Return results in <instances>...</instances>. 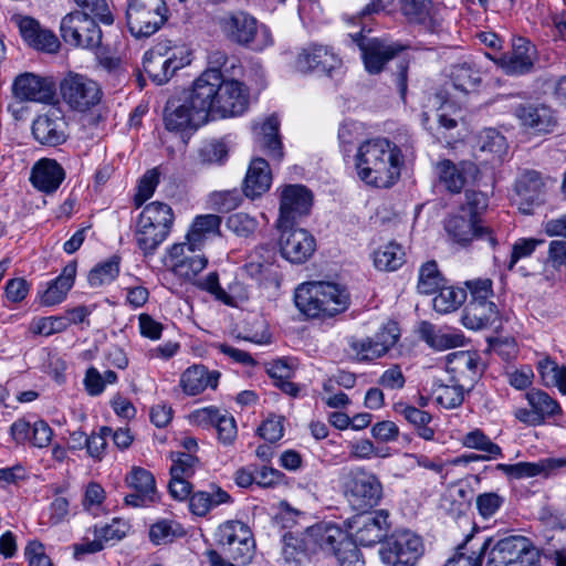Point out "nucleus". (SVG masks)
Listing matches in <instances>:
<instances>
[{
  "label": "nucleus",
  "mask_w": 566,
  "mask_h": 566,
  "mask_svg": "<svg viewBox=\"0 0 566 566\" xmlns=\"http://www.w3.org/2000/svg\"><path fill=\"white\" fill-rule=\"evenodd\" d=\"M353 39L357 42L361 51L365 69L370 74L380 73L385 64L403 50V46L400 44L385 39L373 38L365 40L360 34H356Z\"/></svg>",
  "instance_id": "f3484780"
},
{
  "label": "nucleus",
  "mask_w": 566,
  "mask_h": 566,
  "mask_svg": "<svg viewBox=\"0 0 566 566\" xmlns=\"http://www.w3.org/2000/svg\"><path fill=\"white\" fill-rule=\"evenodd\" d=\"M344 493L354 510L366 512L379 504L382 497V485L373 473L363 470L350 471L345 482Z\"/></svg>",
  "instance_id": "9d476101"
},
{
  "label": "nucleus",
  "mask_w": 566,
  "mask_h": 566,
  "mask_svg": "<svg viewBox=\"0 0 566 566\" xmlns=\"http://www.w3.org/2000/svg\"><path fill=\"white\" fill-rule=\"evenodd\" d=\"M537 369L546 387H556L562 395H566V367L559 366L549 357L538 360Z\"/></svg>",
  "instance_id": "c03bdc74"
},
{
  "label": "nucleus",
  "mask_w": 566,
  "mask_h": 566,
  "mask_svg": "<svg viewBox=\"0 0 566 566\" xmlns=\"http://www.w3.org/2000/svg\"><path fill=\"white\" fill-rule=\"evenodd\" d=\"M199 290L205 291L212 295L216 301L223 303L228 306H235L237 298H245L247 294L239 283H234L228 286V291L222 289L219 282V274L213 271L205 277H196L191 282Z\"/></svg>",
  "instance_id": "2f4dec72"
},
{
  "label": "nucleus",
  "mask_w": 566,
  "mask_h": 566,
  "mask_svg": "<svg viewBox=\"0 0 566 566\" xmlns=\"http://www.w3.org/2000/svg\"><path fill=\"white\" fill-rule=\"evenodd\" d=\"M227 228L239 237H249L258 228V221L244 212H237L228 217Z\"/></svg>",
  "instance_id": "774afa93"
},
{
  "label": "nucleus",
  "mask_w": 566,
  "mask_h": 566,
  "mask_svg": "<svg viewBox=\"0 0 566 566\" xmlns=\"http://www.w3.org/2000/svg\"><path fill=\"white\" fill-rule=\"evenodd\" d=\"M70 326V321L64 316H48L32 321L30 331L36 335L50 336L61 333Z\"/></svg>",
  "instance_id": "0e129e2a"
},
{
  "label": "nucleus",
  "mask_w": 566,
  "mask_h": 566,
  "mask_svg": "<svg viewBox=\"0 0 566 566\" xmlns=\"http://www.w3.org/2000/svg\"><path fill=\"white\" fill-rule=\"evenodd\" d=\"M221 219L217 214L198 216L188 231L186 239L193 240L195 244H203L207 234L218 233Z\"/></svg>",
  "instance_id": "6e6d98bb"
},
{
  "label": "nucleus",
  "mask_w": 566,
  "mask_h": 566,
  "mask_svg": "<svg viewBox=\"0 0 566 566\" xmlns=\"http://www.w3.org/2000/svg\"><path fill=\"white\" fill-rule=\"evenodd\" d=\"M514 115L522 126L536 133H551L557 124L554 111L545 104H520L515 107Z\"/></svg>",
  "instance_id": "b1692460"
},
{
  "label": "nucleus",
  "mask_w": 566,
  "mask_h": 566,
  "mask_svg": "<svg viewBox=\"0 0 566 566\" xmlns=\"http://www.w3.org/2000/svg\"><path fill=\"white\" fill-rule=\"evenodd\" d=\"M65 176L64 168L55 159L41 158L31 169L30 181L39 191L51 195L60 188Z\"/></svg>",
  "instance_id": "bb28decb"
},
{
  "label": "nucleus",
  "mask_w": 566,
  "mask_h": 566,
  "mask_svg": "<svg viewBox=\"0 0 566 566\" xmlns=\"http://www.w3.org/2000/svg\"><path fill=\"white\" fill-rule=\"evenodd\" d=\"M464 384L458 381L450 385L434 382L432 397L439 406L446 409H454L460 407L464 400Z\"/></svg>",
  "instance_id": "37998d69"
},
{
  "label": "nucleus",
  "mask_w": 566,
  "mask_h": 566,
  "mask_svg": "<svg viewBox=\"0 0 566 566\" xmlns=\"http://www.w3.org/2000/svg\"><path fill=\"white\" fill-rule=\"evenodd\" d=\"M32 136L42 146L56 147L69 138V124L60 108L38 115L31 126Z\"/></svg>",
  "instance_id": "dca6fc26"
},
{
  "label": "nucleus",
  "mask_w": 566,
  "mask_h": 566,
  "mask_svg": "<svg viewBox=\"0 0 566 566\" xmlns=\"http://www.w3.org/2000/svg\"><path fill=\"white\" fill-rule=\"evenodd\" d=\"M220 27L229 40L241 45L262 50L272 43L269 29L266 27L259 29L256 20L242 11L223 17L220 20Z\"/></svg>",
  "instance_id": "1a4fd4ad"
},
{
  "label": "nucleus",
  "mask_w": 566,
  "mask_h": 566,
  "mask_svg": "<svg viewBox=\"0 0 566 566\" xmlns=\"http://www.w3.org/2000/svg\"><path fill=\"white\" fill-rule=\"evenodd\" d=\"M202 244H195L193 240H187L181 243L174 244L169 251L167 256V264L171 272H174L175 264H179L180 261L185 262L189 261L193 256H206L202 253H199Z\"/></svg>",
  "instance_id": "680f3d73"
},
{
  "label": "nucleus",
  "mask_w": 566,
  "mask_h": 566,
  "mask_svg": "<svg viewBox=\"0 0 566 566\" xmlns=\"http://www.w3.org/2000/svg\"><path fill=\"white\" fill-rule=\"evenodd\" d=\"M475 170L471 163H461L459 166L449 159H443L436 165V174L439 181L453 193H458L465 185L467 175Z\"/></svg>",
  "instance_id": "72a5a7b5"
},
{
  "label": "nucleus",
  "mask_w": 566,
  "mask_h": 566,
  "mask_svg": "<svg viewBox=\"0 0 566 566\" xmlns=\"http://www.w3.org/2000/svg\"><path fill=\"white\" fill-rule=\"evenodd\" d=\"M479 148L501 160L507 151L506 138L496 129H484L479 137Z\"/></svg>",
  "instance_id": "bf43d9fd"
},
{
  "label": "nucleus",
  "mask_w": 566,
  "mask_h": 566,
  "mask_svg": "<svg viewBox=\"0 0 566 566\" xmlns=\"http://www.w3.org/2000/svg\"><path fill=\"white\" fill-rule=\"evenodd\" d=\"M349 348L358 361H371L385 356L384 347L379 348L373 337H352L348 340Z\"/></svg>",
  "instance_id": "13d9d810"
},
{
  "label": "nucleus",
  "mask_w": 566,
  "mask_h": 566,
  "mask_svg": "<svg viewBox=\"0 0 566 566\" xmlns=\"http://www.w3.org/2000/svg\"><path fill=\"white\" fill-rule=\"evenodd\" d=\"M470 542L467 539L459 545L454 555L447 560L444 566H481L490 541H484L476 549Z\"/></svg>",
  "instance_id": "a18cd8bd"
},
{
  "label": "nucleus",
  "mask_w": 566,
  "mask_h": 566,
  "mask_svg": "<svg viewBox=\"0 0 566 566\" xmlns=\"http://www.w3.org/2000/svg\"><path fill=\"white\" fill-rule=\"evenodd\" d=\"M222 553L226 555L229 562V566L248 565L254 555L255 542L253 536L242 542L220 543Z\"/></svg>",
  "instance_id": "49530a36"
},
{
  "label": "nucleus",
  "mask_w": 566,
  "mask_h": 566,
  "mask_svg": "<svg viewBox=\"0 0 566 566\" xmlns=\"http://www.w3.org/2000/svg\"><path fill=\"white\" fill-rule=\"evenodd\" d=\"M61 94L64 102L78 112H85L97 105L102 99L99 85L83 75L69 74L61 83Z\"/></svg>",
  "instance_id": "4468645a"
},
{
  "label": "nucleus",
  "mask_w": 566,
  "mask_h": 566,
  "mask_svg": "<svg viewBox=\"0 0 566 566\" xmlns=\"http://www.w3.org/2000/svg\"><path fill=\"white\" fill-rule=\"evenodd\" d=\"M252 536L253 534L250 527L240 521H227L222 525H220L218 530L219 544L231 543L237 541L242 542Z\"/></svg>",
  "instance_id": "e2e57ef3"
},
{
  "label": "nucleus",
  "mask_w": 566,
  "mask_h": 566,
  "mask_svg": "<svg viewBox=\"0 0 566 566\" xmlns=\"http://www.w3.org/2000/svg\"><path fill=\"white\" fill-rule=\"evenodd\" d=\"M17 25L23 41L31 48L49 53L56 52L60 48V41L56 35L43 29L40 23L31 17L17 18Z\"/></svg>",
  "instance_id": "c85d7f7f"
},
{
  "label": "nucleus",
  "mask_w": 566,
  "mask_h": 566,
  "mask_svg": "<svg viewBox=\"0 0 566 566\" xmlns=\"http://www.w3.org/2000/svg\"><path fill=\"white\" fill-rule=\"evenodd\" d=\"M168 232L161 231L154 224L144 223L138 218L136 241L145 254H151L166 240Z\"/></svg>",
  "instance_id": "8fccbe9b"
},
{
  "label": "nucleus",
  "mask_w": 566,
  "mask_h": 566,
  "mask_svg": "<svg viewBox=\"0 0 566 566\" xmlns=\"http://www.w3.org/2000/svg\"><path fill=\"white\" fill-rule=\"evenodd\" d=\"M401 415L416 428L419 437L428 441L433 440L434 430L429 426L432 416L429 412L413 406H406L401 410Z\"/></svg>",
  "instance_id": "4d7b16f0"
},
{
  "label": "nucleus",
  "mask_w": 566,
  "mask_h": 566,
  "mask_svg": "<svg viewBox=\"0 0 566 566\" xmlns=\"http://www.w3.org/2000/svg\"><path fill=\"white\" fill-rule=\"evenodd\" d=\"M544 184L538 172L528 170L522 174L515 182V195L520 205L532 206L539 200Z\"/></svg>",
  "instance_id": "58836bf2"
},
{
  "label": "nucleus",
  "mask_w": 566,
  "mask_h": 566,
  "mask_svg": "<svg viewBox=\"0 0 566 566\" xmlns=\"http://www.w3.org/2000/svg\"><path fill=\"white\" fill-rule=\"evenodd\" d=\"M179 535H181V527L177 523L167 520L155 523L149 531L151 542L157 545L172 542Z\"/></svg>",
  "instance_id": "338daca9"
},
{
  "label": "nucleus",
  "mask_w": 566,
  "mask_h": 566,
  "mask_svg": "<svg viewBox=\"0 0 566 566\" xmlns=\"http://www.w3.org/2000/svg\"><path fill=\"white\" fill-rule=\"evenodd\" d=\"M340 64V59L334 52L317 44H311L303 49L295 60V69L301 73L317 71L332 75V72L339 69Z\"/></svg>",
  "instance_id": "412c9836"
},
{
  "label": "nucleus",
  "mask_w": 566,
  "mask_h": 566,
  "mask_svg": "<svg viewBox=\"0 0 566 566\" xmlns=\"http://www.w3.org/2000/svg\"><path fill=\"white\" fill-rule=\"evenodd\" d=\"M197 84L193 81L191 88L182 98H171L164 111V124L169 132H185L196 129L208 119L207 112H201L195 101Z\"/></svg>",
  "instance_id": "6e6552de"
},
{
  "label": "nucleus",
  "mask_w": 566,
  "mask_h": 566,
  "mask_svg": "<svg viewBox=\"0 0 566 566\" xmlns=\"http://www.w3.org/2000/svg\"><path fill=\"white\" fill-rule=\"evenodd\" d=\"M535 53V48L528 40L517 38L513 41L512 51L499 57L497 63L509 75H523L533 69Z\"/></svg>",
  "instance_id": "a878e982"
},
{
  "label": "nucleus",
  "mask_w": 566,
  "mask_h": 566,
  "mask_svg": "<svg viewBox=\"0 0 566 566\" xmlns=\"http://www.w3.org/2000/svg\"><path fill=\"white\" fill-rule=\"evenodd\" d=\"M402 166L401 149L386 137L364 140L355 154L357 177L370 187H392L400 178Z\"/></svg>",
  "instance_id": "f257e3e1"
},
{
  "label": "nucleus",
  "mask_w": 566,
  "mask_h": 566,
  "mask_svg": "<svg viewBox=\"0 0 566 566\" xmlns=\"http://www.w3.org/2000/svg\"><path fill=\"white\" fill-rule=\"evenodd\" d=\"M401 10L410 22L423 25L431 33L443 29V9L433 7L430 0H402Z\"/></svg>",
  "instance_id": "393cba45"
},
{
  "label": "nucleus",
  "mask_w": 566,
  "mask_h": 566,
  "mask_svg": "<svg viewBox=\"0 0 566 566\" xmlns=\"http://www.w3.org/2000/svg\"><path fill=\"white\" fill-rule=\"evenodd\" d=\"M190 63V51L185 45L164 40L148 50L143 57L144 71L158 85L167 83L175 72Z\"/></svg>",
  "instance_id": "39448f33"
},
{
  "label": "nucleus",
  "mask_w": 566,
  "mask_h": 566,
  "mask_svg": "<svg viewBox=\"0 0 566 566\" xmlns=\"http://www.w3.org/2000/svg\"><path fill=\"white\" fill-rule=\"evenodd\" d=\"M525 398L543 424L547 418L562 413V407L557 400L541 389L533 388L528 390L525 394Z\"/></svg>",
  "instance_id": "79ce46f5"
},
{
  "label": "nucleus",
  "mask_w": 566,
  "mask_h": 566,
  "mask_svg": "<svg viewBox=\"0 0 566 566\" xmlns=\"http://www.w3.org/2000/svg\"><path fill=\"white\" fill-rule=\"evenodd\" d=\"M388 448H378L368 439H360L349 444V457L356 460H369L376 458H387Z\"/></svg>",
  "instance_id": "69168bd1"
},
{
  "label": "nucleus",
  "mask_w": 566,
  "mask_h": 566,
  "mask_svg": "<svg viewBox=\"0 0 566 566\" xmlns=\"http://www.w3.org/2000/svg\"><path fill=\"white\" fill-rule=\"evenodd\" d=\"M297 310L308 318H331L345 312L350 304L348 290L337 283L311 281L301 283L294 292Z\"/></svg>",
  "instance_id": "7ed1b4c3"
},
{
  "label": "nucleus",
  "mask_w": 566,
  "mask_h": 566,
  "mask_svg": "<svg viewBox=\"0 0 566 566\" xmlns=\"http://www.w3.org/2000/svg\"><path fill=\"white\" fill-rule=\"evenodd\" d=\"M422 554L421 537L410 531L395 533L379 549L380 559L386 566H416Z\"/></svg>",
  "instance_id": "9b49d317"
},
{
  "label": "nucleus",
  "mask_w": 566,
  "mask_h": 566,
  "mask_svg": "<svg viewBox=\"0 0 566 566\" xmlns=\"http://www.w3.org/2000/svg\"><path fill=\"white\" fill-rule=\"evenodd\" d=\"M499 322V310L495 303L469 302L462 315V324L473 331L484 329Z\"/></svg>",
  "instance_id": "c9c22d12"
},
{
  "label": "nucleus",
  "mask_w": 566,
  "mask_h": 566,
  "mask_svg": "<svg viewBox=\"0 0 566 566\" xmlns=\"http://www.w3.org/2000/svg\"><path fill=\"white\" fill-rule=\"evenodd\" d=\"M272 249L262 245L249 254L248 261L244 264V271L251 277H259L272 265Z\"/></svg>",
  "instance_id": "052dcab7"
},
{
  "label": "nucleus",
  "mask_w": 566,
  "mask_h": 566,
  "mask_svg": "<svg viewBox=\"0 0 566 566\" xmlns=\"http://www.w3.org/2000/svg\"><path fill=\"white\" fill-rule=\"evenodd\" d=\"M388 513L379 510L369 515L359 516L355 523L357 528L354 533V543L361 546H373L380 543L388 533Z\"/></svg>",
  "instance_id": "5701e85b"
},
{
  "label": "nucleus",
  "mask_w": 566,
  "mask_h": 566,
  "mask_svg": "<svg viewBox=\"0 0 566 566\" xmlns=\"http://www.w3.org/2000/svg\"><path fill=\"white\" fill-rule=\"evenodd\" d=\"M419 335L431 348L436 350H446L463 345L464 336L460 333L438 329L429 322H421Z\"/></svg>",
  "instance_id": "e433bc0d"
},
{
  "label": "nucleus",
  "mask_w": 566,
  "mask_h": 566,
  "mask_svg": "<svg viewBox=\"0 0 566 566\" xmlns=\"http://www.w3.org/2000/svg\"><path fill=\"white\" fill-rule=\"evenodd\" d=\"M74 2L78 10L73 12H82L105 25L114 23L115 18L108 0H74Z\"/></svg>",
  "instance_id": "603ef678"
},
{
  "label": "nucleus",
  "mask_w": 566,
  "mask_h": 566,
  "mask_svg": "<svg viewBox=\"0 0 566 566\" xmlns=\"http://www.w3.org/2000/svg\"><path fill=\"white\" fill-rule=\"evenodd\" d=\"M120 258L112 255L106 261L96 264L88 273L87 281L91 287H101L111 284L119 274Z\"/></svg>",
  "instance_id": "09e8293b"
},
{
  "label": "nucleus",
  "mask_w": 566,
  "mask_h": 566,
  "mask_svg": "<svg viewBox=\"0 0 566 566\" xmlns=\"http://www.w3.org/2000/svg\"><path fill=\"white\" fill-rule=\"evenodd\" d=\"M444 230L452 243L460 248H468L474 241H485L491 248L497 245L493 229L470 216H450L444 222Z\"/></svg>",
  "instance_id": "ddd939ff"
},
{
  "label": "nucleus",
  "mask_w": 566,
  "mask_h": 566,
  "mask_svg": "<svg viewBox=\"0 0 566 566\" xmlns=\"http://www.w3.org/2000/svg\"><path fill=\"white\" fill-rule=\"evenodd\" d=\"M541 551L530 538L512 535L495 542L486 566H541Z\"/></svg>",
  "instance_id": "423d86ee"
},
{
  "label": "nucleus",
  "mask_w": 566,
  "mask_h": 566,
  "mask_svg": "<svg viewBox=\"0 0 566 566\" xmlns=\"http://www.w3.org/2000/svg\"><path fill=\"white\" fill-rule=\"evenodd\" d=\"M220 373L210 371L202 365H193L187 368L180 377V387L189 396H196L207 388L216 389Z\"/></svg>",
  "instance_id": "473e14b6"
},
{
  "label": "nucleus",
  "mask_w": 566,
  "mask_h": 566,
  "mask_svg": "<svg viewBox=\"0 0 566 566\" xmlns=\"http://www.w3.org/2000/svg\"><path fill=\"white\" fill-rule=\"evenodd\" d=\"M281 230L280 250L291 263H304L316 249L315 238L302 228H279Z\"/></svg>",
  "instance_id": "6ab92c4d"
},
{
  "label": "nucleus",
  "mask_w": 566,
  "mask_h": 566,
  "mask_svg": "<svg viewBox=\"0 0 566 566\" xmlns=\"http://www.w3.org/2000/svg\"><path fill=\"white\" fill-rule=\"evenodd\" d=\"M461 442L464 447L485 452V455L473 457V459L490 460L502 455L501 448L491 441V439L480 429H474L465 433Z\"/></svg>",
  "instance_id": "de8ad7c7"
},
{
  "label": "nucleus",
  "mask_w": 566,
  "mask_h": 566,
  "mask_svg": "<svg viewBox=\"0 0 566 566\" xmlns=\"http://www.w3.org/2000/svg\"><path fill=\"white\" fill-rule=\"evenodd\" d=\"M231 501L228 492L217 485H211L209 491H199L192 494L189 507L195 515L205 516L213 507Z\"/></svg>",
  "instance_id": "4c0bfd02"
},
{
  "label": "nucleus",
  "mask_w": 566,
  "mask_h": 566,
  "mask_svg": "<svg viewBox=\"0 0 566 566\" xmlns=\"http://www.w3.org/2000/svg\"><path fill=\"white\" fill-rule=\"evenodd\" d=\"M55 84L51 78L33 73L18 75L12 84V94L19 102L51 103L55 97Z\"/></svg>",
  "instance_id": "a211bd4d"
},
{
  "label": "nucleus",
  "mask_w": 566,
  "mask_h": 566,
  "mask_svg": "<svg viewBox=\"0 0 566 566\" xmlns=\"http://www.w3.org/2000/svg\"><path fill=\"white\" fill-rule=\"evenodd\" d=\"M167 13L165 0H128L127 28L135 38H148L167 21Z\"/></svg>",
  "instance_id": "0eeeda50"
},
{
  "label": "nucleus",
  "mask_w": 566,
  "mask_h": 566,
  "mask_svg": "<svg viewBox=\"0 0 566 566\" xmlns=\"http://www.w3.org/2000/svg\"><path fill=\"white\" fill-rule=\"evenodd\" d=\"M443 282L437 262L428 261L419 269L417 291L424 295L433 294L443 285Z\"/></svg>",
  "instance_id": "5fc2aeb1"
},
{
  "label": "nucleus",
  "mask_w": 566,
  "mask_h": 566,
  "mask_svg": "<svg viewBox=\"0 0 566 566\" xmlns=\"http://www.w3.org/2000/svg\"><path fill=\"white\" fill-rule=\"evenodd\" d=\"M272 185V172L269 163L261 157H254L249 165L243 192L248 198L255 199L265 193Z\"/></svg>",
  "instance_id": "7c9ffc66"
},
{
  "label": "nucleus",
  "mask_w": 566,
  "mask_h": 566,
  "mask_svg": "<svg viewBox=\"0 0 566 566\" xmlns=\"http://www.w3.org/2000/svg\"><path fill=\"white\" fill-rule=\"evenodd\" d=\"M125 482L132 493L124 499L126 505L132 507H146L158 500L156 481L151 472L143 468H133L126 475Z\"/></svg>",
  "instance_id": "aec40b11"
},
{
  "label": "nucleus",
  "mask_w": 566,
  "mask_h": 566,
  "mask_svg": "<svg viewBox=\"0 0 566 566\" xmlns=\"http://www.w3.org/2000/svg\"><path fill=\"white\" fill-rule=\"evenodd\" d=\"M352 539L339 526L319 523L308 527L303 534L284 535V554L296 559L300 555L323 553L335 556Z\"/></svg>",
  "instance_id": "20e7f679"
},
{
  "label": "nucleus",
  "mask_w": 566,
  "mask_h": 566,
  "mask_svg": "<svg viewBox=\"0 0 566 566\" xmlns=\"http://www.w3.org/2000/svg\"><path fill=\"white\" fill-rule=\"evenodd\" d=\"M195 101L207 114L222 117L242 115L249 105V92L237 80H226L222 73L203 71L196 80Z\"/></svg>",
  "instance_id": "f03ea898"
},
{
  "label": "nucleus",
  "mask_w": 566,
  "mask_h": 566,
  "mask_svg": "<svg viewBox=\"0 0 566 566\" xmlns=\"http://www.w3.org/2000/svg\"><path fill=\"white\" fill-rule=\"evenodd\" d=\"M279 132L280 120L274 114L266 117L262 124L253 125L255 146L271 160L281 163L284 151Z\"/></svg>",
  "instance_id": "4be33fe9"
},
{
  "label": "nucleus",
  "mask_w": 566,
  "mask_h": 566,
  "mask_svg": "<svg viewBox=\"0 0 566 566\" xmlns=\"http://www.w3.org/2000/svg\"><path fill=\"white\" fill-rule=\"evenodd\" d=\"M144 223L154 224L161 231L170 232L175 216L172 209L167 203L153 201L146 205L139 214Z\"/></svg>",
  "instance_id": "a19ab883"
},
{
  "label": "nucleus",
  "mask_w": 566,
  "mask_h": 566,
  "mask_svg": "<svg viewBox=\"0 0 566 566\" xmlns=\"http://www.w3.org/2000/svg\"><path fill=\"white\" fill-rule=\"evenodd\" d=\"M438 292L432 300V305L434 311L441 314L458 310L467 300V292L460 287H443L442 285Z\"/></svg>",
  "instance_id": "3c124183"
},
{
  "label": "nucleus",
  "mask_w": 566,
  "mask_h": 566,
  "mask_svg": "<svg viewBox=\"0 0 566 566\" xmlns=\"http://www.w3.org/2000/svg\"><path fill=\"white\" fill-rule=\"evenodd\" d=\"M195 420L200 424H211L217 429L218 439L223 446H231L237 439V422L227 410L216 407H206L193 413Z\"/></svg>",
  "instance_id": "cd10ccee"
},
{
  "label": "nucleus",
  "mask_w": 566,
  "mask_h": 566,
  "mask_svg": "<svg viewBox=\"0 0 566 566\" xmlns=\"http://www.w3.org/2000/svg\"><path fill=\"white\" fill-rule=\"evenodd\" d=\"M447 369L453 373V381L472 386L482 373L476 352L459 350L447 356Z\"/></svg>",
  "instance_id": "c756f323"
},
{
  "label": "nucleus",
  "mask_w": 566,
  "mask_h": 566,
  "mask_svg": "<svg viewBox=\"0 0 566 566\" xmlns=\"http://www.w3.org/2000/svg\"><path fill=\"white\" fill-rule=\"evenodd\" d=\"M313 195L303 185H287L282 188L280 196V216L277 228H290L298 218L310 213Z\"/></svg>",
  "instance_id": "2eb2a0df"
},
{
  "label": "nucleus",
  "mask_w": 566,
  "mask_h": 566,
  "mask_svg": "<svg viewBox=\"0 0 566 566\" xmlns=\"http://www.w3.org/2000/svg\"><path fill=\"white\" fill-rule=\"evenodd\" d=\"M76 268V262H69L61 274L49 283L46 290L40 296L43 305L53 306L65 300L69 291L74 285Z\"/></svg>",
  "instance_id": "f704fd0d"
},
{
  "label": "nucleus",
  "mask_w": 566,
  "mask_h": 566,
  "mask_svg": "<svg viewBox=\"0 0 566 566\" xmlns=\"http://www.w3.org/2000/svg\"><path fill=\"white\" fill-rule=\"evenodd\" d=\"M405 253L397 243H388L374 252V264L380 271H396L403 264Z\"/></svg>",
  "instance_id": "864d4df0"
},
{
  "label": "nucleus",
  "mask_w": 566,
  "mask_h": 566,
  "mask_svg": "<svg viewBox=\"0 0 566 566\" xmlns=\"http://www.w3.org/2000/svg\"><path fill=\"white\" fill-rule=\"evenodd\" d=\"M453 87L464 94L475 92L481 84V72L470 63L454 65L451 75Z\"/></svg>",
  "instance_id": "ea45409f"
},
{
  "label": "nucleus",
  "mask_w": 566,
  "mask_h": 566,
  "mask_svg": "<svg viewBox=\"0 0 566 566\" xmlns=\"http://www.w3.org/2000/svg\"><path fill=\"white\" fill-rule=\"evenodd\" d=\"M60 32L66 44L76 48L95 49L102 43V31L97 22L82 12H70L64 15Z\"/></svg>",
  "instance_id": "f8f14e48"
}]
</instances>
